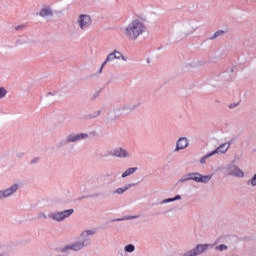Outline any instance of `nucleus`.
Masks as SVG:
<instances>
[{"instance_id":"nucleus-1","label":"nucleus","mask_w":256,"mask_h":256,"mask_svg":"<svg viewBox=\"0 0 256 256\" xmlns=\"http://www.w3.org/2000/svg\"><path fill=\"white\" fill-rule=\"evenodd\" d=\"M128 41H139L143 35H147V25L141 19H132L121 28Z\"/></svg>"},{"instance_id":"nucleus-2","label":"nucleus","mask_w":256,"mask_h":256,"mask_svg":"<svg viewBox=\"0 0 256 256\" xmlns=\"http://www.w3.org/2000/svg\"><path fill=\"white\" fill-rule=\"evenodd\" d=\"M91 235H95V232L93 230H84L81 234L80 237L82 240H78L76 242L70 243L68 245H66L63 248V251L67 252V251H81L82 249H85V247H87V245H91V240L89 239V237H91Z\"/></svg>"},{"instance_id":"nucleus-3","label":"nucleus","mask_w":256,"mask_h":256,"mask_svg":"<svg viewBox=\"0 0 256 256\" xmlns=\"http://www.w3.org/2000/svg\"><path fill=\"white\" fill-rule=\"evenodd\" d=\"M76 27L79 31H89L93 27V17L89 14H80L76 18Z\"/></svg>"},{"instance_id":"nucleus-4","label":"nucleus","mask_w":256,"mask_h":256,"mask_svg":"<svg viewBox=\"0 0 256 256\" xmlns=\"http://www.w3.org/2000/svg\"><path fill=\"white\" fill-rule=\"evenodd\" d=\"M213 179V174L203 175L201 173H188L185 178L180 179V183L183 181H195V183H209Z\"/></svg>"},{"instance_id":"nucleus-5","label":"nucleus","mask_w":256,"mask_h":256,"mask_svg":"<svg viewBox=\"0 0 256 256\" xmlns=\"http://www.w3.org/2000/svg\"><path fill=\"white\" fill-rule=\"evenodd\" d=\"M75 213V210L73 209H68L64 211H56L52 212L48 215V218L50 221H54L55 223H61L62 221H65V219H69L71 215Z\"/></svg>"},{"instance_id":"nucleus-6","label":"nucleus","mask_w":256,"mask_h":256,"mask_svg":"<svg viewBox=\"0 0 256 256\" xmlns=\"http://www.w3.org/2000/svg\"><path fill=\"white\" fill-rule=\"evenodd\" d=\"M109 155H111V157H117L118 159H129V157H131V153H129V150L121 146L113 148L109 152Z\"/></svg>"},{"instance_id":"nucleus-7","label":"nucleus","mask_w":256,"mask_h":256,"mask_svg":"<svg viewBox=\"0 0 256 256\" xmlns=\"http://www.w3.org/2000/svg\"><path fill=\"white\" fill-rule=\"evenodd\" d=\"M113 61H116V63H125L127 59H125V56H123L121 52L115 50L107 56L103 65L106 63H113Z\"/></svg>"},{"instance_id":"nucleus-8","label":"nucleus","mask_w":256,"mask_h":256,"mask_svg":"<svg viewBox=\"0 0 256 256\" xmlns=\"http://www.w3.org/2000/svg\"><path fill=\"white\" fill-rule=\"evenodd\" d=\"M197 31V27L193 23H185L179 26L178 34L187 37V35H193V32Z\"/></svg>"},{"instance_id":"nucleus-9","label":"nucleus","mask_w":256,"mask_h":256,"mask_svg":"<svg viewBox=\"0 0 256 256\" xmlns=\"http://www.w3.org/2000/svg\"><path fill=\"white\" fill-rule=\"evenodd\" d=\"M19 190V184H13L12 186L0 190V199H7L9 197H12V195H15L17 191Z\"/></svg>"},{"instance_id":"nucleus-10","label":"nucleus","mask_w":256,"mask_h":256,"mask_svg":"<svg viewBox=\"0 0 256 256\" xmlns=\"http://www.w3.org/2000/svg\"><path fill=\"white\" fill-rule=\"evenodd\" d=\"M189 147V138L187 137H180L176 141L175 148L173 150L174 153H179V151H183L184 149H187Z\"/></svg>"},{"instance_id":"nucleus-11","label":"nucleus","mask_w":256,"mask_h":256,"mask_svg":"<svg viewBox=\"0 0 256 256\" xmlns=\"http://www.w3.org/2000/svg\"><path fill=\"white\" fill-rule=\"evenodd\" d=\"M36 15L37 17H41L42 19L53 17V7L49 5H44L40 9V11L36 13Z\"/></svg>"},{"instance_id":"nucleus-12","label":"nucleus","mask_w":256,"mask_h":256,"mask_svg":"<svg viewBox=\"0 0 256 256\" xmlns=\"http://www.w3.org/2000/svg\"><path fill=\"white\" fill-rule=\"evenodd\" d=\"M229 149H231V142H224L220 144L214 151H212V155H225Z\"/></svg>"},{"instance_id":"nucleus-13","label":"nucleus","mask_w":256,"mask_h":256,"mask_svg":"<svg viewBox=\"0 0 256 256\" xmlns=\"http://www.w3.org/2000/svg\"><path fill=\"white\" fill-rule=\"evenodd\" d=\"M209 249H213L212 244H198L194 248V251L196 253V256H198V255H203V253H207Z\"/></svg>"},{"instance_id":"nucleus-14","label":"nucleus","mask_w":256,"mask_h":256,"mask_svg":"<svg viewBox=\"0 0 256 256\" xmlns=\"http://www.w3.org/2000/svg\"><path fill=\"white\" fill-rule=\"evenodd\" d=\"M88 135L85 133L81 134H70L66 137V143H75V141H81V139H87Z\"/></svg>"},{"instance_id":"nucleus-15","label":"nucleus","mask_w":256,"mask_h":256,"mask_svg":"<svg viewBox=\"0 0 256 256\" xmlns=\"http://www.w3.org/2000/svg\"><path fill=\"white\" fill-rule=\"evenodd\" d=\"M131 187H133V184H127L124 187L116 188L113 191V195H123V194L127 193V191H129V189H131Z\"/></svg>"},{"instance_id":"nucleus-16","label":"nucleus","mask_w":256,"mask_h":256,"mask_svg":"<svg viewBox=\"0 0 256 256\" xmlns=\"http://www.w3.org/2000/svg\"><path fill=\"white\" fill-rule=\"evenodd\" d=\"M231 177H238V179H243V177H245V172L238 166H234Z\"/></svg>"},{"instance_id":"nucleus-17","label":"nucleus","mask_w":256,"mask_h":256,"mask_svg":"<svg viewBox=\"0 0 256 256\" xmlns=\"http://www.w3.org/2000/svg\"><path fill=\"white\" fill-rule=\"evenodd\" d=\"M181 199H183V197L181 195H176L174 198H167V199H164L162 202H161V205H165V203H173L175 201H181Z\"/></svg>"},{"instance_id":"nucleus-18","label":"nucleus","mask_w":256,"mask_h":256,"mask_svg":"<svg viewBox=\"0 0 256 256\" xmlns=\"http://www.w3.org/2000/svg\"><path fill=\"white\" fill-rule=\"evenodd\" d=\"M135 171H137V167H131V168L126 169L122 173V179H125L126 177H129V175H133V173H135Z\"/></svg>"},{"instance_id":"nucleus-19","label":"nucleus","mask_w":256,"mask_h":256,"mask_svg":"<svg viewBox=\"0 0 256 256\" xmlns=\"http://www.w3.org/2000/svg\"><path fill=\"white\" fill-rule=\"evenodd\" d=\"M235 169V165L233 164H228L226 167H225V173L226 175H233V170Z\"/></svg>"},{"instance_id":"nucleus-20","label":"nucleus","mask_w":256,"mask_h":256,"mask_svg":"<svg viewBox=\"0 0 256 256\" xmlns=\"http://www.w3.org/2000/svg\"><path fill=\"white\" fill-rule=\"evenodd\" d=\"M124 251H125V253H133L135 251V245L128 244V245L124 246Z\"/></svg>"},{"instance_id":"nucleus-21","label":"nucleus","mask_w":256,"mask_h":256,"mask_svg":"<svg viewBox=\"0 0 256 256\" xmlns=\"http://www.w3.org/2000/svg\"><path fill=\"white\" fill-rule=\"evenodd\" d=\"M249 187H256V173L247 181Z\"/></svg>"},{"instance_id":"nucleus-22","label":"nucleus","mask_w":256,"mask_h":256,"mask_svg":"<svg viewBox=\"0 0 256 256\" xmlns=\"http://www.w3.org/2000/svg\"><path fill=\"white\" fill-rule=\"evenodd\" d=\"M211 157H213V153H212V152H210V153L206 154L204 157H202V158L200 159L201 165H205L207 159H209V158H211Z\"/></svg>"},{"instance_id":"nucleus-23","label":"nucleus","mask_w":256,"mask_h":256,"mask_svg":"<svg viewBox=\"0 0 256 256\" xmlns=\"http://www.w3.org/2000/svg\"><path fill=\"white\" fill-rule=\"evenodd\" d=\"M227 249H229V247L225 244H220L215 248L216 251H220V252L227 251Z\"/></svg>"},{"instance_id":"nucleus-24","label":"nucleus","mask_w":256,"mask_h":256,"mask_svg":"<svg viewBox=\"0 0 256 256\" xmlns=\"http://www.w3.org/2000/svg\"><path fill=\"white\" fill-rule=\"evenodd\" d=\"M7 97V89L5 87H0V99H5Z\"/></svg>"},{"instance_id":"nucleus-25","label":"nucleus","mask_w":256,"mask_h":256,"mask_svg":"<svg viewBox=\"0 0 256 256\" xmlns=\"http://www.w3.org/2000/svg\"><path fill=\"white\" fill-rule=\"evenodd\" d=\"M57 99V96L54 93L49 92L46 95V101H55Z\"/></svg>"},{"instance_id":"nucleus-26","label":"nucleus","mask_w":256,"mask_h":256,"mask_svg":"<svg viewBox=\"0 0 256 256\" xmlns=\"http://www.w3.org/2000/svg\"><path fill=\"white\" fill-rule=\"evenodd\" d=\"M182 256H197V253L195 252V249H192L184 252Z\"/></svg>"},{"instance_id":"nucleus-27","label":"nucleus","mask_w":256,"mask_h":256,"mask_svg":"<svg viewBox=\"0 0 256 256\" xmlns=\"http://www.w3.org/2000/svg\"><path fill=\"white\" fill-rule=\"evenodd\" d=\"M238 106H239V103H236V102L230 103V104L228 105L229 109H235V107H238Z\"/></svg>"},{"instance_id":"nucleus-28","label":"nucleus","mask_w":256,"mask_h":256,"mask_svg":"<svg viewBox=\"0 0 256 256\" xmlns=\"http://www.w3.org/2000/svg\"><path fill=\"white\" fill-rule=\"evenodd\" d=\"M221 35H223V30H218L217 32H215L214 38L221 37Z\"/></svg>"},{"instance_id":"nucleus-29","label":"nucleus","mask_w":256,"mask_h":256,"mask_svg":"<svg viewBox=\"0 0 256 256\" xmlns=\"http://www.w3.org/2000/svg\"><path fill=\"white\" fill-rule=\"evenodd\" d=\"M38 217H39V219H47V214L46 213H39Z\"/></svg>"},{"instance_id":"nucleus-30","label":"nucleus","mask_w":256,"mask_h":256,"mask_svg":"<svg viewBox=\"0 0 256 256\" xmlns=\"http://www.w3.org/2000/svg\"><path fill=\"white\" fill-rule=\"evenodd\" d=\"M25 155V153L23 152H19L16 154V157H18L19 159H21V157H23Z\"/></svg>"},{"instance_id":"nucleus-31","label":"nucleus","mask_w":256,"mask_h":256,"mask_svg":"<svg viewBox=\"0 0 256 256\" xmlns=\"http://www.w3.org/2000/svg\"><path fill=\"white\" fill-rule=\"evenodd\" d=\"M128 219H137V216H130Z\"/></svg>"},{"instance_id":"nucleus-32","label":"nucleus","mask_w":256,"mask_h":256,"mask_svg":"<svg viewBox=\"0 0 256 256\" xmlns=\"http://www.w3.org/2000/svg\"><path fill=\"white\" fill-rule=\"evenodd\" d=\"M1 249H3V246L0 244V251H1Z\"/></svg>"},{"instance_id":"nucleus-33","label":"nucleus","mask_w":256,"mask_h":256,"mask_svg":"<svg viewBox=\"0 0 256 256\" xmlns=\"http://www.w3.org/2000/svg\"><path fill=\"white\" fill-rule=\"evenodd\" d=\"M0 256H3V254L0 253Z\"/></svg>"}]
</instances>
